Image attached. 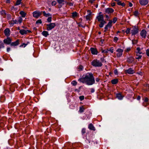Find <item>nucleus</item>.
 Listing matches in <instances>:
<instances>
[{
	"label": "nucleus",
	"instance_id": "39",
	"mask_svg": "<svg viewBox=\"0 0 149 149\" xmlns=\"http://www.w3.org/2000/svg\"><path fill=\"white\" fill-rule=\"evenodd\" d=\"M22 0H17L15 3V5L16 6L19 5L21 3Z\"/></svg>",
	"mask_w": 149,
	"mask_h": 149
},
{
	"label": "nucleus",
	"instance_id": "29",
	"mask_svg": "<svg viewBox=\"0 0 149 149\" xmlns=\"http://www.w3.org/2000/svg\"><path fill=\"white\" fill-rule=\"evenodd\" d=\"M4 43H3L2 41L0 40V49L1 48H4Z\"/></svg>",
	"mask_w": 149,
	"mask_h": 149
},
{
	"label": "nucleus",
	"instance_id": "15",
	"mask_svg": "<svg viewBox=\"0 0 149 149\" xmlns=\"http://www.w3.org/2000/svg\"><path fill=\"white\" fill-rule=\"evenodd\" d=\"M98 22H100L104 19V16L103 15H98L96 17Z\"/></svg>",
	"mask_w": 149,
	"mask_h": 149
},
{
	"label": "nucleus",
	"instance_id": "1",
	"mask_svg": "<svg viewBox=\"0 0 149 149\" xmlns=\"http://www.w3.org/2000/svg\"><path fill=\"white\" fill-rule=\"evenodd\" d=\"M78 81L83 83H85L88 86L93 84L95 82V78L91 72H88L84 74L81 78L78 79Z\"/></svg>",
	"mask_w": 149,
	"mask_h": 149
},
{
	"label": "nucleus",
	"instance_id": "4",
	"mask_svg": "<svg viewBox=\"0 0 149 149\" xmlns=\"http://www.w3.org/2000/svg\"><path fill=\"white\" fill-rule=\"evenodd\" d=\"M47 26L46 29L48 31L54 29L56 26V25L55 23H50L49 24H45Z\"/></svg>",
	"mask_w": 149,
	"mask_h": 149
},
{
	"label": "nucleus",
	"instance_id": "14",
	"mask_svg": "<svg viewBox=\"0 0 149 149\" xmlns=\"http://www.w3.org/2000/svg\"><path fill=\"white\" fill-rule=\"evenodd\" d=\"M90 50L91 53L93 55H97L98 53L97 49L94 47H91L90 48Z\"/></svg>",
	"mask_w": 149,
	"mask_h": 149
},
{
	"label": "nucleus",
	"instance_id": "54",
	"mask_svg": "<svg viewBox=\"0 0 149 149\" xmlns=\"http://www.w3.org/2000/svg\"><path fill=\"white\" fill-rule=\"evenodd\" d=\"M12 22H13L15 24H17V21L16 19H15L14 20H13L11 21Z\"/></svg>",
	"mask_w": 149,
	"mask_h": 149
},
{
	"label": "nucleus",
	"instance_id": "33",
	"mask_svg": "<svg viewBox=\"0 0 149 149\" xmlns=\"http://www.w3.org/2000/svg\"><path fill=\"white\" fill-rule=\"evenodd\" d=\"M27 42V44L23 43L22 45H20L19 47H23L24 48L29 43V42Z\"/></svg>",
	"mask_w": 149,
	"mask_h": 149
},
{
	"label": "nucleus",
	"instance_id": "64",
	"mask_svg": "<svg viewBox=\"0 0 149 149\" xmlns=\"http://www.w3.org/2000/svg\"><path fill=\"white\" fill-rule=\"evenodd\" d=\"M121 1H118V3H117V4L118 5H119V6H121Z\"/></svg>",
	"mask_w": 149,
	"mask_h": 149
},
{
	"label": "nucleus",
	"instance_id": "6",
	"mask_svg": "<svg viewBox=\"0 0 149 149\" xmlns=\"http://www.w3.org/2000/svg\"><path fill=\"white\" fill-rule=\"evenodd\" d=\"M42 14L41 12L39 11L36 10L34 11L33 13V16L36 18H38Z\"/></svg>",
	"mask_w": 149,
	"mask_h": 149
},
{
	"label": "nucleus",
	"instance_id": "12",
	"mask_svg": "<svg viewBox=\"0 0 149 149\" xmlns=\"http://www.w3.org/2000/svg\"><path fill=\"white\" fill-rule=\"evenodd\" d=\"M116 98L119 100H122L124 97V96L122 95L121 93H116Z\"/></svg>",
	"mask_w": 149,
	"mask_h": 149
},
{
	"label": "nucleus",
	"instance_id": "56",
	"mask_svg": "<svg viewBox=\"0 0 149 149\" xmlns=\"http://www.w3.org/2000/svg\"><path fill=\"white\" fill-rule=\"evenodd\" d=\"M113 47H111V48L109 50H108V51H110L111 53H113Z\"/></svg>",
	"mask_w": 149,
	"mask_h": 149
},
{
	"label": "nucleus",
	"instance_id": "35",
	"mask_svg": "<svg viewBox=\"0 0 149 149\" xmlns=\"http://www.w3.org/2000/svg\"><path fill=\"white\" fill-rule=\"evenodd\" d=\"M47 21L48 23H51L52 21V17L51 16L49 17L47 19Z\"/></svg>",
	"mask_w": 149,
	"mask_h": 149
},
{
	"label": "nucleus",
	"instance_id": "52",
	"mask_svg": "<svg viewBox=\"0 0 149 149\" xmlns=\"http://www.w3.org/2000/svg\"><path fill=\"white\" fill-rule=\"evenodd\" d=\"M146 55L148 56H149V49H147L146 50Z\"/></svg>",
	"mask_w": 149,
	"mask_h": 149
},
{
	"label": "nucleus",
	"instance_id": "44",
	"mask_svg": "<svg viewBox=\"0 0 149 149\" xmlns=\"http://www.w3.org/2000/svg\"><path fill=\"white\" fill-rule=\"evenodd\" d=\"M84 97L83 95L80 96L79 97V99L81 101H82L84 99Z\"/></svg>",
	"mask_w": 149,
	"mask_h": 149
},
{
	"label": "nucleus",
	"instance_id": "2",
	"mask_svg": "<svg viewBox=\"0 0 149 149\" xmlns=\"http://www.w3.org/2000/svg\"><path fill=\"white\" fill-rule=\"evenodd\" d=\"M91 63V65L95 67H101L102 65V63L97 59L93 60Z\"/></svg>",
	"mask_w": 149,
	"mask_h": 149
},
{
	"label": "nucleus",
	"instance_id": "5",
	"mask_svg": "<svg viewBox=\"0 0 149 149\" xmlns=\"http://www.w3.org/2000/svg\"><path fill=\"white\" fill-rule=\"evenodd\" d=\"M3 42L4 44L6 45H10L12 42V39L10 37H7L6 38L4 39Z\"/></svg>",
	"mask_w": 149,
	"mask_h": 149
},
{
	"label": "nucleus",
	"instance_id": "13",
	"mask_svg": "<svg viewBox=\"0 0 149 149\" xmlns=\"http://www.w3.org/2000/svg\"><path fill=\"white\" fill-rule=\"evenodd\" d=\"M125 73H128L130 74H133L135 72L134 70H132L131 68H130L127 70H125Z\"/></svg>",
	"mask_w": 149,
	"mask_h": 149
},
{
	"label": "nucleus",
	"instance_id": "10",
	"mask_svg": "<svg viewBox=\"0 0 149 149\" xmlns=\"http://www.w3.org/2000/svg\"><path fill=\"white\" fill-rule=\"evenodd\" d=\"M148 0H139V3L141 6H146L148 3Z\"/></svg>",
	"mask_w": 149,
	"mask_h": 149
},
{
	"label": "nucleus",
	"instance_id": "42",
	"mask_svg": "<svg viewBox=\"0 0 149 149\" xmlns=\"http://www.w3.org/2000/svg\"><path fill=\"white\" fill-rule=\"evenodd\" d=\"M42 23V21H41V19H39L38 20H37L36 22V24H41Z\"/></svg>",
	"mask_w": 149,
	"mask_h": 149
},
{
	"label": "nucleus",
	"instance_id": "49",
	"mask_svg": "<svg viewBox=\"0 0 149 149\" xmlns=\"http://www.w3.org/2000/svg\"><path fill=\"white\" fill-rule=\"evenodd\" d=\"M104 25L102 22L101 21L100 22V24L99 25V26L101 28H102Z\"/></svg>",
	"mask_w": 149,
	"mask_h": 149
},
{
	"label": "nucleus",
	"instance_id": "55",
	"mask_svg": "<svg viewBox=\"0 0 149 149\" xmlns=\"http://www.w3.org/2000/svg\"><path fill=\"white\" fill-rule=\"evenodd\" d=\"M22 18L21 17H19V19H18V22L20 23H22Z\"/></svg>",
	"mask_w": 149,
	"mask_h": 149
},
{
	"label": "nucleus",
	"instance_id": "25",
	"mask_svg": "<svg viewBox=\"0 0 149 149\" xmlns=\"http://www.w3.org/2000/svg\"><path fill=\"white\" fill-rule=\"evenodd\" d=\"M19 14L21 15L22 17H24L26 14L23 11H20L19 12Z\"/></svg>",
	"mask_w": 149,
	"mask_h": 149
},
{
	"label": "nucleus",
	"instance_id": "48",
	"mask_svg": "<svg viewBox=\"0 0 149 149\" xmlns=\"http://www.w3.org/2000/svg\"><path fill=\"white\" fill-rule=\"evenodd\" d=\"M56 2L54 0L52 2V6H55L56 5Z\"/></svg>",
	"mask_w": 149,
	"mask_h": 149
},
{
	"label": "nucleus",
	"instance_id": "50",
	"mask_svg": "<svg viewBox=\"0 0 149 149\" xmlns=\"http://www.w3.org/2000/svg\"><path fill=\"white\" fill-rule=\"evenodd\" d=\"M114 72L115 75L118 74V71L117 69L116 68L114 70Z\"/></svg>",
	"mask_w": 149,
	"mask_h": 149
},
{
	"label": "nucleus",
	"instance_id": "38",
	"mask_svg": "<svg viewBox=\"0 0 149 149\" xmlns=\"http://www.w3.org/2000/svg\"><path fill=\"white\" fill-rule=\"evenodd\" d=\"M71 84L74 86H75L77 84V82L76 81H73L71 82Z\"/></svg>",
	"mask_w": 149,
	"mask_h": 149
},
{
	"label": "nucleus",
	"instance_id": "40",
	"mask_svg": "<svg viewBox=\"0 0 149 149\" xmlns=\"http://www.w3.org/2000/svg\"><path fill=\"white\" fill-rule=\"evenodd\" d=\"M130 29L129 28H128L127 29L126 31H125L127 34H128L130 33Z\"/></svg>",
	"mask_w": 149,
	"mask_h": 149
},
{
	"label": "nucleus",
	"instance_id": "11",
	"mask_svg": "<svg viewBox=\"0 0 149 149\" xmlns=\"http://www.w3.org/2000/svg\"><path fill=\"white\" fill-rule=\"evenodd\" d=\"M10 31L9 29L7 28L5 29L4 31V33L5 35L7 37H9L10 35Z\"/></svg>",
	"mask_w": 149,
	"mask_h": 149
},
{
	"label": "nucleus",
	"instance_id": "7",
	"mask_svg": "<svg viewBox=\"0 0 149 149\" xmlns=\"http://www.w3.org/2000/svg\"><path fill=\"white\" fill-rule=\"evenodd\" d=\"M147 32L145 29H143L140 32V35L142 38H146L147 36Z\"/></svg>",
	"mask_w": 149,
	"mask_h": 149
},
{
	"label": "nucleus",
	"instance_id": "63",
	"mask_svg": "<svg viewBox=\"0 0 149 149\" xmlns=\"http://www.w3.org/2000/svg\"><path fill=\"white\" fill-rule=\"evenodd\" d=\"M10 50V47H7V52H9Z\"/></svg>",
	"mask_w": 149,
	"mask_h": 149
},
{
	"label": "nucleus",
	"instance_id": "47",
	"mask_svg": "<svg viewBox=\"0 0 149 149\" xmlns=\"http://www.w3.org/2000/svg\"><path fill=\"white\" fill-rule=\"evenodd\" d=\"M117 18L116 17H114L113 19V22L114 24L117 21Z\"/></svg>",
	"mask_w": 149,
	"mask_h": 149
},
{
	"label": "nucleus",
	"instance_id": "3",
	"mask_svg": "<svg viewBox=\"0 0 149 149\" xmlns=\"http://www.w3.org/2000/svg\"><path fill=\"white\" fill-rule=\"evenodd\" d=\"M132 29L131 30L132 36H135L139 32V29L137 26H133L132 27Z\"/></svg>",
	"mask_w": 149,
	"mask_h": 149
},
{
	"label": "nucleus",
	"instance_id": "18",
	"mask_svg": "<svg viewBox=\"0 0 149 149\" xmlns=\"http://www.w3.org/2000/svg\"><path fill=\"white\" fill-rule=\"evenodd\" d=\"M88 127V128L91 130H93L94 131H95L96 130V129L95 127H94L93 124L91 123L89 124Z\"/></svg>",
	"mask_w": 149,
	"mask_h": 149
},
{
	"label": "nucleus",
	"instance_id": "28",
	"mask_svg": "<svg viewBox=\"0 0 149 149\" xmlns=\"http://www.w3.org/2000/svg\"><path fill=\"white\" fill-rule=\"evenodd\" d=\"M138 54H136V57H135V58L138 60V61H139V60L141 59L142 56L141 55H139Z\"/></svg>",
	"mask_w": 149,
	"mask_h": 149
},
{
	"label": "nucleus",
	"instance_id": "57",
	"mask_svg": "<svg viewBox=\"0 0 149 149\" xmlns=\"http://www.w3.org/2000/svg\"><path fill=\"white\" fill-rule=\"evenodd\" d=\"M148 98L147 97H146L144 100V102H145L147 103L148 102Z\"/></svg>",
	"mask_w": 149,
	"mask_h": 149
},
{
	"label": "nucleus",
	"instance_id": "17",
	"mask_svg": "<svg viewBox=\"0 0 149 149\" xmlns=\"http://www.w3.org/2000/svg\"><path fill=\"white\" fill-rule=\"evenodd\" d=\"M134 58L132 57V56H130L128 57L127 59V61L129 63H132L134 61Z\"/></svg>",
	"mask_w": 149,
	"mask_h": 149
},
{
	"label": "nucleus",
	"instance_id": "58",
	"mask_svg": "<svg viewBox=\"0 0 149 149\" xmlns=\"http://www.w3.org/2000/svg\"><path fill=\"white\" fill-rule=\"evenodd\" d=\"M77 24L79 26V27H81L83 28H84L85 27L84 26H83L81 24L79 23H78Z\"/></svg>",
	"mask_w": 149,
	"mask_h": 149
},
{
	"label": "nucleus",
	"instance_id": "31",
	"mask_svg": "<svg viewBox=\"0 0 149 149\" xmlns=\"http://www.w3.org/2000/svg\"><path fill=\"white\" fill-rule=\"evenodd\" d=\"M140 14V13L138 12V10H135L134 12V15L135 17H137L138 15Z\"/></svg>",
	"mask_w": 149,
	"mask_h": 149
},
{
	"label": "nucleus",
	"instance_id": "23",
	"mask_svg": "<svg viewBox=\"0 0 149 149\" xmlns=\"http://www.w3.org/2000/svg\"><path fill=\"white\" fill-rule=\"evenodd\" d=\"M5 97L3 95H1L0 97V101L1 102H4L6 100Z\"/></svg>",
	"mask_w": 149,
	"mask_h": 149
},
{
	"label": "nucleus",
	"instance_id": "9",
	"mask_svg": "<svg viewBox=\"0 0 149 149\" xmlns=\"http://www.w3.org/2000/svg\"><path fill=\"white\" fill-rule=\"evenodd\" d=\"M113 23L112 21L111 20H109V22L104 27V29L108 30V28H111L112 26V23Z\"/></svg>",
	"mask_w": 149,
	"mask_h": 149
},
{
	"label": "nucleus",
	"instance_id": "16",
	"mask_svg": "<svg viewBox=\"0 0 149 149\" xmlns=\"http://www.w3.org/2000/svg\"><path fill=\"white\" fill-rule=\"evenodd\" d=\"M19 40L17 39L15 41L11 42L10 46H15L18 45L19 44Z\"/></svg>",
	"mask_w": 149,
	"mask_h": 149
},
{
	"label": "nucleus",
	"instance_id": "61",
	"mask_svg": "<svg viewBox=\"0 0 149 149\" xmlns=\"http://www.w3.org/2000/svg\"><path fill=\"white\" fill-rule=\"evenodd\" d=\"M148 104L147 103H143V105L145 107H146Z\"/></svg>",
	"mask_w": 149,
	"mask_h": 149
},
{
	"label": "nucleus",
	"instance_id": "51",
	"mask_svg": "<svg viewBox=\"0 0 149 149\" xmlns=\"http://www.w3.org/2000/svg\"><path fill=\"white\" fill-rule=\"evenodd\" d=\"M90 89L91 90V92L92 93H94L95 91V89L93 88H91Z\"/></svg>",
	"mask_w": 149,
	"mask_h": 149
},
{
	"label": "nucleus",
	"instance_id": "43",
	"mask_svg": "<svg viewBox=\"0 0 149 149\" xmlns=\"http://www.w3.org/2000/svg\"><path fill=\"white\" fill-rule=\"evenodd\" d=\"M1 15H6V13L5 10H2L1 11Z\"/></svg>",
	"mask_w": 149,
	"mask_h": 149
},
{
	"label": "nucleus",
	"instance_id": "60",
	"mask_svg": "<svg viewBox=\"0 0 149 149\" xmlns=\"http://www.w3.org/2000/svg\"><path fill=\"white\" fill-rule=\"evenodd\" d=\"M101 22H102V23L104 25V24H106L107 23L106 21L104 20V19L103 20H102Z\"/></svg>",
	"mask_w": 149,
	"mask_h": 149
},
{
	"label": "nucleus",
	"instance_id": "27",
	"mask_svg": "<svg viewBox=\"0 0 149 149\" xmlns=\"http://www.w3.org/2000/svg\"><path fill=\"white\" fill-rule=\"evenodd\" d=\"M136 50L137 51L136 52V54H142V53L141 52V49L139 47H138L136 49Z\"/></svg>",
	"mask_w": 149,
	"mask_h": 149
},
{
	"label": "nucleus",
	"instance_id": "32",
	"mask_svg": "<svg viewBox=\"0 0 149 149\" xmlns=\"http://www.w3.org/2000/svg\"><path fill=\"white\" fill-rule=\"evenodd\" d=\"M57 1L59 4H62L63 5L64 4V0H57Z\"/></svg>",
	"mask_w": 149,
	"mask_h": 149
},
{
	"label": "nucleus",
	"instance_id": "45",
	"mask_svg": "<svg viewBox=\"0 0 149 149\" xmlns=\"http://www.w3.org/2000/svg\"><path fill=\"white\" fill-rule=\"evenodd\" d=\"M108 49H107V50L102 49V53H104L107 54L108 53Z\"/></svg>",
	"mask_w": 149,
	"mask_h": 149
},
{
	"label": "nucleus",
	"instance_id": "19",
	"mask_svg": "<svg viewBox=\"0 0 149 149\" xmlns=\"http://www.w3.org/2000/svg\"><path fill=\"white\" fill-rule=\"evenodd\" d=\"M87 12H89V13L88 14V15H87L86 17V19L88 21H90L91 19L90 18V16L91 15L92 12H91V11L90 10H88L87 11Z\"/></svg>",
	"mask_w": 149,
	"mask_h": 149
},
{
	"label": "nucleus",
	"instance_id": "34",
	"mask_svg": "<svg viewBox=\"0 0 149 149\" xmlns=\"http://www.w3.org/2000/svg\"><path fill=\"white\" fill-rule=\"evenodd\" d=\"M86 132V129L85 128H83L81 131L82 135H84Z\"/></svg>",
	"mask_w": 149,
	"mask_h": 149
},
{
	"label": "nucleus",
	"instance_id": "20",
	"mask_svg": "<svg viewBox=\"0 0 149 149\" xmlns=\"http://www.w3.org/2000/svg\"><path fill=\"white\" fill-rule=\"evenodd\" d=\"M42 34L45 37H47L49 35L48 32L45 31H43L42 33Z\"/></svg>",
	"mask_w": 149,
	"mask_h": 149
},
{
	"label": "nucleus",
	"instance_id": "30",
	"mask_svg": "<svg viewBox=\"0 0 149 149\" xmlns=\"http://www.w3.org/2000/svg\"><path fill=\"white\" fill-rule=\"evenodd\" d=\"M78 13L76 12H73L72 13V17L74 18L77 16Z\"/></svg>",
	"mask_w": 149,
	"mask_h": 149
},
{
	"label": "nucleus",
	"instance_id": "36",
	"mask_svg": "<svg viewBox=\"0 0 149 149\" xmlns=\"http://www.w3.org/2000/svg\"><path fill=\"white\" fill-rule=\"evenodd\" d=\"M27 112V109H26L24 108L22 110V112L23 113H26Z\"/></svg>",
	"mask_w": 149,
	"mask_h": 149
},
{
	"label": "nucleus",
	"instance_id": "26",
	"mask_svg": "<svg viewBox=\"0 0 149 149\" xmlns=\"http://www.w3.org/2000/svg\"><path fill=\"white\" fill-rule=\"evenodd\" d=\"M43 14L44 16L46 17H47L49 16H51L52 15L50 13H46L45 11H43Z\"/></svg>",
	"mask_w": 149,
	"mask_h": 149
},
{
	"label": "nucleus",
	"instance_id": "59",
	"mask_svg": "<svg viewBox=\"0 0 149 149\" xmlns=\"http://www.w3.org/2000/svg\"><path fill=\"white\" fill-rule=\"evenodd\" d=\"M83 66L81 65H80L79 66V69L80 70H81L82 71L83 70Z\"/></svg>",
	"mask_w": 149,
	"mask_h": 149
},
{
	"label": "nucleus",
	"instance_id": "21",
	"mask_svg": "<svg viewBox=\"0 0 149 149\" xmlns=\"http://www.w3.org/2000/svg\"><path fill=\"white\" fill-rule=\"evenodd\" d=\"M86 108V107L84 106H82L79 107V111L81 113L84 112V110Z\"/></svg>",
	"mask_w": 149,
	"mask_h": 149
},
{
	"label": "nucleus",
	"instance_id": "41",
	"mask_svg": "<svg viewBox=\"0 0 149 149\" xmlns=\"http://www.w3.org/2000/svg\"><path fill=\"white\" fill-rule=\"evenodd\" d=\"M123 55V53H118L116 54L117 56L118 57H120Z\"/></svg>",
	"mask_w": 149,
	"mask_h": 149
},
{
	"label": "nucleus",
	"instance_id": "24",
	"mask_svg": "<svg viewBox=\"0 0 149 149\" xmlns=\"http://www.w3.org/2000/svg\"><path fill=\"white\" fill-rule=\"evenodd\" d=\"M19 33L22 35H24V34H27L26 31L24 29H21L19 31Z\"/></svg>",
	"mask_w": 149,
	"mask_h": 149
},
{
	"label": "nucleus",
	"instance_id": "53",
	"mask_svg": "<svg viewBox=\"0 0 149 149\" xmlns=\"http://www.w3.org/2000/svg\"><path fill=\"white\" fill-rule=\"evenodd\" d=\"M131 50L130 47H127L126 49L125 50V51L126 52H128Z\"/></svg>",
	"mask_w": 149,
	"mask_h": 149
},
{
	"label": "nucleus",
	"instance_id": "22",
	"mask_svg": "<svg viewBox=\"0 0 149 149\" xmlns=\"http://www.w3.org/2000/svg\"><path fill=\"white\" fill-rule=\"evenodd\" d=\"M111 82L112 84H116L118 83V80L117 79H115L112 80Z\"/></svg>",
	"mask_w": 149,
	"mask_h": 149
},
{
	"label": "nucleus",
	"instance_id": "37",
	"mask_svg": "<svg viewBox=\"0 0 149 149\" xmlns=\"http://www.w3.org/2000/svg\"><path fill=\"white\" fill-rule=\"evenodd\" d=\"M118 53H123V50L121 49H118L116 51Z\"/></svg>",
	"mask_w": 149,
	"mask_h": 149
},
{
	"label": "nucleus",
	"instance_id": "46",
	"mask_svg": "<svg viewBox=\"0 0 149 149\" xmlns=\"http://www.w3.org/2000/svg\"><path fill=\"white\" fill-rule=\"evenodd\" d=\"M118 40V37H115L114 38L113 41L114 42H115L116 43L117 42V41Z\"/></svg>",
	"mask_w": 149,
	"mask_h": 149
},
{
	"label": "nucleus",
	"instance_id": "8",
	"mask_svg": "<svg viewBox=\"0 0 149 149\" xmlns=\"http://www.w3.org/2000/svg\"><path fill=\"white\" fill-rule=\"evenodd\" d=\"M114 11V10L112 8H106L105 10V13L108 14H111L113 13Z\"/></svg>",
	"mask_w": 149,
	"mask_h": 149
},
{
	"label": "nucleus",
	"instance_id": "62",
	"mask_svg": "<svg viewBox=\"0 0 149 149\" xmlns=\"http://www.w3.org/2000/svg\"><path fill=\"white\" fill-rule=\"evenodd\" d=\"M100 60H101V61L102 62H104V61H105V60L104 58H100Z\"/></svg>",
	"mask_w": 149,
	"mask_h": 149
}]
</instances>
